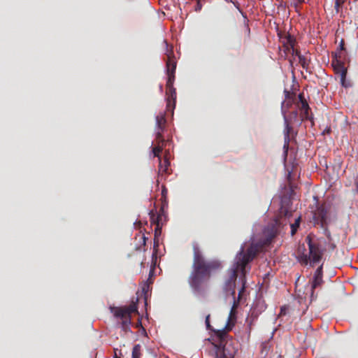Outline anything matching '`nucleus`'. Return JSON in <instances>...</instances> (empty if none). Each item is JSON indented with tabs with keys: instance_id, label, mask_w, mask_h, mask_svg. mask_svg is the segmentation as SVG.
Listing matches in <instances>:
<instances>
[{
	"instance_id": "aec40b11",
	"label": "nucleus",
	"mask_w": 358,
	"mask_h": 358,
	"mask_svg": "<svg viewBox=\"0 0 358 358\" xmlns=\"http://www.w3.org/2000/svg\"><path fill=\"white\" fill-rule=\"evenodd\" d=\"M300 221H301V217H297L295 220L294 223L291 224L290 227H291V234H292V235L295 234V233L296 232L297 229L299 228V224H300Z\"/></svg>"
},
{
	"instance_id": "6ab92c4d",
	"label": "nucleus",
	"mask_w": 358,
	"mask_h": 358,
	"mask_svg": "<svg viewBox=\"0 0 358 358\" xmlns=\"http://www.w3.org/2000/svg\"><path fill=\"white\" fill-rule=\"evenodd\" d=\"M159 217L157 216V215L155 214V213H154L153 210H152L150 213V220L151 224H155V225H157V224H164V223H161L159 222Z\"/></svg>"
},
{
	"instance_id": "393cba45",
	"label": "nucleus",
	"mask_w": 358,
	"mask_h": 358,
	"mask_svg": "<svg viewBox=\"0 0 358 358\" xmlns=\"http://www.w3.org/2000/svg\"><path fill=\"white\" fill-rule=\"evenodd\" d=\"M309 111L310 110H301V118L302 121L304 120H310L311 119V117L309 115Z\"/></svg>"
},
{
	"instance_id": "423d86ee",
	"label": "nucleus",
	"mask_w": 358,
	"mask_h": 358,
	"mask_svg": "<svg viewBox=\"0 0 358 358\" xmlns=\"http://www.w3.org/2000/svg\"><path fill=\"white\" fill-rule=\"evenodd\" d=\"M334 58L331 61V65L334 68L335 73L341 77V83L343 84L347 75V69L345 66L344 63L341 60V53L338 55V53H335Z\"/></svg>"
},
{
	"instance_id": "7c9ffc66",
	"label": "nucleus",
	"mask_w": 358,
	"mask_h": 358,
	"mask_svg": "<svg viewBox=\"0 0 358 358\" xmlns=\"http://www.w3.org/2000/svg\"><path fill=\"white\" fill-rule=\"evenodd\" d=\"M292 49V54L296 55L299 57V55H301L298 50H295L294 48Z\"/></svg>"
},
{
	"instance_id": "72a5a7b5",
	"label": "nucleus",
	"mask_w": 358,
	"mask_h": 358,
	"mask_svg": "<svg viewBox=\"0 0 358 358\" xmlns=\"http://www.w3.org/2000/svg\"><path fill=\"white\" fill-rule=\"evenodd\" d=\"M285 307H282L280 309V315H285Z\"/></svg>"
},
{
	"instance_id": "9d476101",
	"label": "nucleus",
	"mask_w": 358,
	"mask_h": 358,
	"mask_svg": "<svg viewBox=\"0 0 358 358\" xmlns=\"http://www.w3.org/2000/svg\"><path fill=\"white\" fill-rule=\"evenodd\" d=\"M280 224V220L276 218L265 228L264 233L268 241H271L278 234Z\"/></svg>"
},
{
	"instance_id": "c85d7f7f",
	"label": "nucleus",
	"mask_w": 358,
	"mask_h": 358,
	"mask_svg": "<svg viewBox=\"0 0 358 358\" xmlns=\"http://www.w3.org/2000/svg\"><path fill=\"white\" fill-rule=\"evenodd\" d=\"M148 289H149V285L147 283L144 284L142 287L143 292L146 294L148 292Z\"/></svg>"
},
{
	"instance_id": "c756f323",
	"label": "nucleus",
	"mask_w": 358,
	"mask_h": 358,
	"mask_svg": "<svg viewBox=\"0 0 358 358\" xmlns=\"http://www.w3.org/2000/svg\"><path fill=\"white\" fill-rule=\"evenodd\" d=\"M339 50L341 51V50H344L345 48H344V41L343 40H341V41L340 42V44H339Z\"/></svg>"
},
{
	"instance_id": "4be33fe9",
	"label": "nucleus",
	"mask_w": 358,
	"mask_h": 358,
	"mask_svg": "<svg viewBox=\"0 0 358 358\" xmlns=\"http://www.w3.org/2000/svg\"><path fill=\"white\" fill-rule=\"evenodd\" d=\"M345 0H335L334 9L336 13H338L340 8L344 3Z\"/></svg>"
},
{
	"instance_id": "9b49d317",
	"label": "nucleus",
	"mask_w": 358,
	"mask_h": 358,
	"mask_svg": "<svg viewBox=\"0 0 358 358\" xmlns=\"http://www.w3.org/2000/svg\"><path fill=\"white\" fill-rule=\"evenodd\" d=\"M323 282L322 280V266H320L317 268L313 276V280L311 285V300L315 299L314 290Z\"/></svg>"
},
{
	"instance_id": "2f4dec72",
	"label": "nucleus",
	"mask_w": 358,
	"mask_h": 358,
	"mask_svg": "<svg viewBox=\"0 0 358 358\" xmlns=\"http://www.w3.org/2000/svg\"><path fill=\"white\" fill-rule=\"evenodd\" d=\"M281 213H284L285 217L291 215V213H289L287 210L282 209Z\"/></svg>"
},
{
	"instance_id": "473e14b6",
	"label": "nucleus",
	"mask_w": 358,
	"mask_h": 358,
	"mask_svg": "<svg viewBox=\"0 0 358 358\" xmlns=\"http://www.w3.org/2000/svg\"><path fill=\"white\" fill-rule=\"evenodd\" d=\"M159 245V240L158 238H154V247H158Z\"/></svg>"
},
{
	"instance_id": "e433bc0d",
	"label": "nucleus",
	"mask_w": 358,
	"mask_h": 358,
	"mask_svg": "<svg viewBox=\"0 0 358 358\" xmlns=\"http://www.w3.org/2000/svg\"><path fill=\"white\" fill-rule=\"evenodd\" d=\"M299 3H302L304 1V0H297Z\"/></svg>"
},
{
	"instance_id": "a19ab883",
	"label": "nucleus",
	"mask_w": 358,
	"mask_h": 358,
	"mask_svg": "<svg viewBox=\"0 0 358 358\" xmlns=\"http://www.w3.org/2000/svg\"><path fill=\"white\" fill-rule=\"evenodd\" d=\"M251 325H252V322H250V324H249L250 329H251Z\"/></svg>"
},
{
	"instance_id": "bb28decb",
	"label": "nucleus",
	"mask_w": 358,
	"mask_h": 358,
	"mask_svg": "<svg viewBox=\"0 0 358 358\" xmlns=\"http://www.w3.org/2000/svg\"><path fill=\"white\" fill-rule=\"evenodd\" d=\"M205 323L208 329H210V315H208L206 317Z\"/></svg>"
},
{
	"instance_id": "f257e3e1",
	"label": "nucleus",
	"mask_w": 358,
	"mask_h": 358,
	"mask_svg": "<svg viewBox=\"0 0 358 358\" xmlns=\"http://www.w3.org/2000/svg\"><path fill=\"white\" fill-rule=\"evenodd\" d=\"M221 268L217 260H207L197 244L193 245V262L192 271L188 278L190 287L196 292H201L211 277L212 272Z\"/></svg>"
},
{
	"instance_id": "cd10ccee",
	"label": "nucleus",
	"mask_w": 358,
	"mask_h": 358,
	"mask_svg": "<svg viewBox=\"0 0 358 358\" xmlns=\"http://www.w3.org/2000/svg\"><path fill=\"white\" fill-rule=\"evenodd\" d=\"M140 239L142 240V245L143 246H145L146 244V241L148 240V238L145 237V236L144 234H142V235H140Z\"/></svg>"
},
{
	"instance_id": "2eb2a0df",
	"label": "nucleus",
	"mask_w": 358,
	"mask_h": 358,
	"mask_svg": "<svg viewBox=\"0 0 358 358\" xmlns=\"http://www.w3.org/2000/svg\"><path fill=\"white\" fill-rule=\"evenodd\" d=\"M157 145L154 146L152 149V152L153 153L154 157L161 158L160 153L162 152L163 150V144L164 143H159L158 141H156Z\"/></svg>"
},
{
	"instance_id": "0eeeda50",
	"label": "nucleus",
	"mask_w": 358,
	"mask_h": 358,
	"mask_svg": "<svg viewBox=\"0 0 358 358\" xmlns=\"http://www.w3.org/2000/svg\"><path fill=\"white\" fill-rule=\"evenodd\" d=\"M328 212L325 207L319 206L313 213V220L315 224H320L321 227L324 228L328 224Z\"/></svg>"
},
{
	"instance_id": "1a4fd4ad",
	"label": "nucleus",
	"mask_w": 358,
	"mask_h": 358,
	"mask_svg": "<svg viewBox=\"0 0 358 358\" xmlns=\"http://www.w3.org/2000/svg\"><path fill=\"white\" fill-rule=\"evenodd\" d=\"M215 352L214 358H234L236 350H234L233 352L227 353L228 347L227 345L222 346L220 344H213Z\"/></svg>"
},
{
	"instance_id": "f03ea898",
	"label": "nucleus",
	"mask_w": 358,
	"mask_h": 358,
	"mask_svg": "<svg viewBox=\"0 0 358 358\" xmlns=\"http://www.w3.org/2000/svg\"><path fill=\"white\" fill-rule=\"evenodd\" d=\"M262 248V245L259 243H252L246 250L243 245L241 246L240 251L236 255L235 264L229 271V276L225 282L224 289L226 292H231V294L234 296L238 273L241 272L243 276L245 275L247 264L257 257Z\"/></svg>"
},
{
	"instance_id": "a878e982",
	"label": "nucleus",
	"mask_w": 358,
	"mask_h": 358,
	"mask_svg": "<svg viewBox=\"0 0 358 358\" xmlns=\"http://www.w3.org/2000/svg\"><path fill=\"white\" fill-rule=\"evenodd\" d=\"M157 216L159 217V220L161 223H163V217H164V220L166 219V215L164 209L162 208L159 213L157 214Z\"/></svg>"
},
{
	"instance_id": "f8f14e48",
	"label": "nucleus",
	"mask_w": 358,
	"mask_h": 358,
	"mask_svg": "<svg viewBox=\"0 0 358 358\" xmlns=\"http://www.w3.org/2000/svg\"><path fill=\"white\" fill-rule=\"evenodd\" d=\"M282 113L284 115V120L287 119L289 123L292 124L295 123L300 124L302 122L301 117H299V113L296 110L292 111L288 116L285 115V112L283 110Z\"/></svg>"
},
{
	"instance_id": "7ed1b4c3",
	"label": "nucleus",
	"mask_w": 358,
	"mask_h": 358,
	"mask_svg": "<svg viewBox=\"0 0 358 358\" xmlns=\"http://www.w3.org/2000/svg\"><path fill=\"white\" fill-rule=\"evenodd\" d=\"M166 48V74L168 76L166 87V109L167 110L173 113V110L176 107V90L173 87V83L175 80V73L176 69L177 62L174 56L173 46H169L166 41H164Z\"/></svg>"
},
{
	"instance_id": "dca6fc26",
	"label": "nucleus",
	"mask_w": 358,
	"mask_h": 358,
	"mask_svg": "<svg viewBox=\"0 0 358 358\" xmlns=\"http://www.w3.org/2000/svg\"><path fill=\"white\" fill-rule=\"evenodd\" d=\"M141 345L140 344H136L132 349V358H141L142 356V350Z\"/></svg>"
},
{
	"instance_id": "b1692460",
	"label": "nucleus",
	"mask_w": 358,
	"mask_h": 358,
	"mask_svg": "<svg viewBox=\"0 0 358 358\" xmlns=\"http://www.w3.org/2000/svg\"><path fill=\"white\" fill-rule=\"evenodd\" d=\"M163 224H157L155 229V238H158L162 234V228Z\"/></svg>"
},
{
	"instance_id": "a211bd4d",
	"label": "nucleus",
	"mask_w": 358,
	"mask_h": 358,
	"mask_svg": "<svg viewBox=\"0 0 358 358\" xmlns=\"http://www.w3.org/2000/svg\"><path fill=\"white\" fill-rule=\"evenodd\" d=\"M299 62L304 69H308L310 61L307 59L303 55H299Z\"/></svg>"
},
{
	"instance_id": "ddd939ff",
	"label": "nucleus",
	"mask_w": 358,
	"mask_h": 358,
	"mask_svg": "<svg viewBox=\"0 0 358 358\" xmlns=\"http://www.w3.org/2000/svg\"><path fill=\"white\" fill-rule=\"evenodd\" d=\"M284 123H285V130H284V134H285L284 147L287 148L289 145V141H290V135L293 130L292 127V124L289 123L287 119L285 120Z\"/></svg>"
},
{
	"instance_id": "4c0bfd02",
	"label": "nucleus",
	"mask_w": 358,
	"mask_h": 358,
	"mask_svg": "<svg viewBox=\"0 0 358 358\" xmlns=\"http://www.w3.org/2000/svg\"><path fill=\"white\" fill-rule=\"evenodd\" d=\"M197 8H198V9H199V10L201 9V6L199 5V3H198Z\"/></svg>"
},
{
	"instance_id": "ea45409f",
	"label": "nucleus",
	"mask_w": 358,
	"mask_h": 358,
	"mask_svg": "<svg viewBox=\"0 0 358 358\" xmlns=\"http://www.w3.org/2000/svg\"><path fill=\"white\" fill-rule=\"evenodd\" d=\"M114 358H120V357H117V355L115 354L114 356Z\"/></svg>"
},
{
	"instance_id": "f704fd0d",
	"label": "nucleus",
	"mask_w": 358,
	"mask_h": 358,
	"mask_svg": "<svg viewBox=\"0 0 358 358\" xmlns=\"http://www.w3.org/2000/svg\"><path fill=\"white\" fill-rule=\"evenodd\" d=\"M236 303H234V306H233V307H232V308H231V310L230 315H231L233 314V313H234V308H236Z\"/></svg>"
},
{
	"instance_id": "6e6552de",
	"label": "nucleus",
	"mask_w": 358,
	"mask_h": 358,
	"mask_svg": "<svg viewBox=\"0 0 358 358\" xmlns=\"http://www.w3.org/2000/svg\"><path fill=\"white\" fill-rule=\"evenodd\" d=\"M156 124H155V133L156 138L155 141L159 143H164V138L163 137V132L165 129L166 124V120L164 113H160L156 116Z\"/></svg>"
},
{
	"instance_id": "20e7f679",
	"label": "nucleus",
	"mask_w": 358,
	"mask_h": 358,
	"mask_svg": "<svg viewBox=\"0 0 358 358\" xmlns=\"http://www.w3.org/2000/svg\"><path fill=\"white\" fill-rule=\"evenodd\" d=\"M111 313L116 318L121 320V327L124 331H130L131 314L138 313L137 303L132 302L128 306L110 308Z\"/></svg>"
},
{
	"instance_id": "f3484780",
	"label": "nucleus",
	"mask_w": 358,
	"mask_h": 358,
	"mask_svg": "<svg viewBox=\"0 0 358 358\" xmlns=\"http://www.w3.org/2000/svg\"><path fill=\"white\" fill-rule=\"evenodd\" d=\"M299 99L301 102V107H300L301 110H310V108L308 106V102L304 99L303 94H299Z\"/></svg>"
},
{
	"instance_id": "39448f33",
	"label": "nucleus",
	"mask_w": 358,
	"mask_h": 358,
	"mask_svg": "<svg viewBox=\"0 0 358 358\" xmlns=\"http://www.w3.org/2000/svg\"><path fill=\"white\" fill-rule=\"evenodd\" d=\"M306 241L308 242L309 248V254L308 255L303 254L301 257V260L305 264H308V263L310 262V265L313 266L315 264L320 262L323 253L319 245L313 243L309 236L306 238Z\"/></svg>"
},
{
	"instance_id": "58836bf2",
	"label": "nucleus",
	"mask_w": 358,
	"mask_h": 358,
	"mask_svg": "<svg viewBox=\"0 0 358 358\" xmlns=\"http://www.w3.org/2000/svg\"><path fill=\"white\" fill-rule=\"evenodd\" d=\"M197 8H198V9H199V10L201 9V6L199 5V3H198Z\"/></svg>"
},
{
	"instance_id": "4468645a",
	"label": "nucleus",
	"mask_w": 358,
	"mask_h": 358,
	"mask_svg": "<svg viewBox=\"0 0 358 358\" xmlns=\"http://www.w3.org/2000/svg\"><path fill=\"white\" fill-rule=\"evenodd\" d=\"M159 171L162 173H168V169L170 166V162L167 158H164V160H162V158H159Z\"/></svg>"
},
{
	"instance_id": "c9c22d12",
	"label": "nucleus",
	"mask_w": 358,
	"mask_h": 358,
	"mask_svg": "<svg viewBox=\"0 0 358 358\" xmlns=\"http://www.w3.org/2000/svg\"><path fill=\"white\" fill-rule=\"evenodd\" d=\"M244 287H242L241 290L239 292V296L241 295V292L243 291Z\"/></svg>"
},
{
	"instance_id": "412c9836",
	"label": "nucleus",
	"mask_w": 358,
	"mask_h": 358,
	"mask_svg": "<svg viewBox=\"0 0 358 358\" xmlns=\"http://www.w3.org/2000/svg\"><path fill=\"white\" fill-rule=\"evenodd\" d=\"M294 43L295 39L294 38V37L292 36L291 35H288L286 38V45L287 46V48H289V47H290L291 48H293L294 46Z\"/></svg>"
},
{
	"instance_id": "5701e85b",
	"label": "nucleus",
	"mask_w": 358,
	"mask_h": 358,
	"mask_svg": "<svg viewBox=\"0 0 358 358\" xmlns=\"http://www.w3.org/2000/svg\"><path fill=\"white\" fill-rule=\"evenodd\" d=\"M216 335L220 339V341H222L227 336V331L225 329L218 330L216 331Z\"/></svg>"
}]
</instances>
